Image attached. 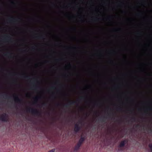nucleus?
Wrapping results in <instances>:
<instances>
[{
    "label": "nucleus",
    "instance_id": "nucleus-1",
    "mask_svg": "<svg viewBox=\"0 0 152 152\" xmlns=\"http://www.w3.org/2000/svg\"><path fill=\"white\" fill-rule=\"evenodd\" d=\"M36 96L35 97L36 109L31 107H27L26 110L27 112L32 115H38V51H36Z\"/></svg>",
    "mask_w": 152,
    "mask_h": 152
},
{
    "label": "nucleus",
    "instance_id": "nucleus-2",
    "mask_svg": "<svg viewBox=\"0 0 152 152\" xmlns=\"http://www.w3.org/2000/svg\"><path fill=\"white\" fill-rule=\"evenodd\" d=\"M39 101L40 99V96L39 95V89L40 88L39 84H40V76H39ZM40 107V105L39 104V108ZM39 117L40 115V112L39 110Z\"/></svg>",
    "mask_w": 152,
    "mask_h": 152
},
{
    "label": "nucleus",
    "instance_id": "nucleus-3",
    "mask_svg": "<svg viewBox=\"0 0 152 152\" xmlns=\"http://www.w3.org/2000/svg\"><path fill=\"white\" fill-rule=\"evenodd\" d=\"M8 115L6 113H4L0 116V120L3 121H7Z\"/></svg>",
    "mask_w": 152,
    "mask_h": 152
},
{
    "label": "nucleus",
    "instance_id": "nucleus-4",
    "mask_svg": "<svg viewBox=\"0 0 152 152\" xmlns=\"http://www.w3.org/2000/svg\"><path fill=\"white\" fill-rule=\"evenodd\" d=\"M77 103L76 101H69L67 103L64 104L63 105V107L66 108H68L70 107V106L72 105H74Z\"/></svg>",
    "mask_w": 152,
    "mask_h": 152
},
{
    "label": "nucleus",
    "instance_id": "nucleus-5",
    "mask_svg": "<svg viewBox=\"0 0 152 152\" xmlns=\"http://www.w3.org/2000/svg\"><path fill=\"white\" fill-rule=\"evenodd\" d=\"M80 127L79 124H75L74 131L75 132H77L79 131L80 129Z\"/></svg>",
    "mask_w": 152,
    "mask_h": 152
},
{
    "label": "nucleus",
    "instance_id": "nucleus-6",
    "mask_svg": "<svg viewBox=\"0 0 152 152\" xmlns=\"http://www.w3.org/2000/svg\"><path fill=\"white\" fill-rule=\"evenodd\" d=\"M128 141L126 140H125L121 141L119 145V147H124L125 145L127 142Z\"/></svg>",
    "mask_w": 152,
    "mask_h": 152
},
{
    "label": "nucleus",
    "instance_id": "nucleus-7",
    "mask_svg": "<svg viewBox=\"0 0 152 152\" xmlns=\"http://www.w3.org/2000/svg\"><path fill=\"white\" fill-rule=\"evenodd\" d=\"M15 100L16 102L18 104H21V102H22V99H19L18 97L16 96L15 97Z\"/></svg>",
    "mask_w": 152,
    "mask_h": 152
},
{
    "label": "nucleus",
    "instance_id": "nucleus-8",
    "mask_svg": "<svg viewBox=\"0 0 152 152\" xmlns=\"http://www.w3.org/2000/svg\"><path fill=\"white\" fill-rule=\"evenodd\" d=\"M85 140V137L81 136L77 143L82 145Z\"/></svg>",
    "mask_w": 152,
    "mask_h": 152
},
{
    "label": "nucleus",
    "instance_id": "nucleus-9",
    "mask_svg": "<svg viewBox=\"0 0 152 152\" xmlns=\"http://www.w3.org/2000/svg\"><path fill=\"white\" fill-rule=\"evenodd\" d=\"M81 145L80 144L78 143H77L76 145L74 147V150L75 151H77L79 149Z\"/></svg>",
    "mask_w": 152,
    "mask_h": 152
},
{
    "label": "nucleus",
    "instance_id": "nucleus-10",
    "mask_svg": "<svg viewBox=\"0 0 152 152\" xmlns=\"http://www.w3.org/2000/svg\"><path fill=\"white\" fill-rule=\"evenodd\" d=\"M81 145L80 144L78 143H77L76 145L74 147V150L75 151H77L79 149Z\"/></svg>",
    "mask_w": 152,
    "mask_h": 152
},
{
    "label": "nucleus",
    "instance_id": "nucleus-11",
    "mask_svg": "<svg viewBox=\"0 0 152 152\" xmlns=\"http://www.w3.org/2000/svg\"><path fill=\"white\" fill-rule=\"evenodd\" d=\"M8 20V21L10 22H14L17 21L18 20L16 18H14L13 17H11L9 18Z\"/></svg>",
    "mask_w": 152,
    "mask_h": 152
},
{
    "label": "nucleus",
    "instance_id": "nucleus-12",
    "mask_svg": "<svg viewBox=\"0 0 152 152\" xmlns=\"http://www.w3.org/2000/svg\"><path fill=\"white\" fill-rule=\"evenodd\" d=\"M4 40H11L10 37L8 35H5L4 36Z\"/></svg>",
    "mask_w": 152,
    "mask_h": 152
},
{
    "label": "nucleus",
    "instance_id": "nucleus-13",
    "mask_svg": "<svg viewBox=\"0 0 152 152\" xmlns=\"http://www.w3.org/2000/svg\"><path fill=\"white\" fill-rule=\"evenodd\" d=\"M12 53H10V52H7L6 53L4 54V56L8 57L9 58H11L12 55Z\"/></svg>",
    "mask_w": 152,
    "mask_h": 152
},
{
    "label": "nucleus",
    "instance_id": "nucleus-14",
    "mask_svg": "<svg viewBox=\"0 0 152 152\" xmlns=\"http://www.w3.org/2000/svg\"><path fill=\"white\" fill-rule=\"evenodd\" d=\"M23 77L24 78L28 80L29 81V82L31 83V82L30 80L31 79V76H30L27 75V76H24Z\"/></svg>",
    "mask_w": 152,
    "mask_h": 152
},
{
    "label": "nucleus",
    "instance_id": "nucleus-15",
    "mask_svg": "<svg viewBox=\"0 0 152 152\" xmlns=\"http://www.w3.org/2000/svg\"><path fill=\"white\" fill-rule=\"evenodd\" d=\"M106 118H107L105 117L104 116L102 118H100L99 120L102 122H105L106 121L105 119Z\"/></svg>",
    "mask_w": 152,
    "mask_h": 152
},
{
    "label": "nucleus",
    "instance_id": "nucleus-16",
    "mask_svg": "<svg viewBox=\"0 0 152 152\" xmlns=\"http://www.w3.org/2000/svg\"><path fill=\"white\" fill-rule=\"evenodd\" d=\"M48 104V103L47 102H45L42 104V105L44 107H46L47 106Z\"/></svg>",
    "mask_w": 152,
    "mask_h": 152
},
{
    "label": "nucleus",
    "instance_id": "nucleus-17",
    "mask_svg": "<svg viewBox=\"0 0 152 152\" xmlns=\"http://www.w3.org/2000/svg\"><path fill=\"white\" fill-rule=\"evenodd\" d=\"M148 147L151 151H152V144L150 143L148 145Z\"/></svg>",
    "mask_w": 152,
    "mask_h": 152
},
{
    "label": "nucleus",
    "instance_id": "nucleus-18",
    "mask_svg": "<svg viewBox=\"0 0 152 152\" xmlns=\"http://www.w3.org/2000/svg\"><path fill=\"white\" fill-rule=\"evenodd\" d=\"M55 151V149H53L50 151L49 152H54Z\"/></svg>",
    "mask_w": 152,
    "mask_h": 152
},
{
    "label": "nucleus",
    "instance_id": "nucleus-19",
    "mask_svg": "<svg viewBox=\"0 0 152 152\" xmlns=\"http://www.w3.org/2000/svg\"><path fill=\"white\" fill-rule=\"evenodd\" d=\"M84 98H85L84 96H81L80 98V100H83L84 99Z\"/></svg>",
    "mask_w": 152,
    "mask_h": 152
},
{
    "label": "nucleus",
    "instance_id": "nucleus-20",
    "mask_svg": "<svg viewBox=\"0 0 152 152\" xmlns=\"http://www.w3.org/2000/svg\"><path fill=\"white\" fill-rule=\"evenodd\" d=\"M46 35H42V39H43V40H45L46 39V38H45V36Z\"/></svg>",
    "mask_w": 152,
    "mask_h": 152
},
{
    "label": "nucleus",
    "instance_id": "nucleus-21",
    "mask_svg": "<svg viewBox=\"0 0 152 152\" xmlns=\"http://www.w3.org/2000/svg\"><path fill=\"white\" fill-rule=\"evenodd\" d=\"M117 109L118 111H121L122 110V108L121 107H117Z\"/></svg>",
    "mask_w": 152,
    "mask_h": 152
},
{
    "label": "nucleus",
    "instance_id": "nucleus-22",
    "mask_svg": "<svg viewBox=\"0 0 152 152\" xmlns=\"http://www.w3.org/2000/svg\"><path fill=\"white\" fill-rule=\"evenodd\" d=\"M99 19H97V18H96L95 19H92V20L94 21H96L97 20H98Z\"/></svg>",
    "mask_w": 152,
    "mask_h": 152
},
{
    "label": "nucleus",
    "instance_id": "nucleus-23",
    "mask_svg": "<svg viewBox=\"0 0 152 152\" xmlns=\"http://www.w3.org/2000/svg\"><path fill=\"white\" fill-rule=\"evenodd\" d=\"M132 119L134 121H135V118L134 117H132Z\"/></svg>",
    "mask_w": 152,
    "mask_h": 152
},
{
    "label": "nucleus",
    "instance_id": "nucleus-24",
    "mask_svg": "<svg viewBox=\"0 0 152 152\" xmlns=\"http://www.w3.org/2000/svg\"><path fill=\"white\" fill-rule=\"evenodd\" d=\"M51 97H52V98H55V96H54L53 94L51 96Z\"/></svg>",
    "mask_w": 152,
    "mask_h": 152
},
{
    "label": "nucleus",
    "instance_id": "nucleus-25",
    "mask_svg": "<svg viewBox=\"0 0 152 152\" xmlns=\"http://www.w3.org/2000/svg\"><path fill=\"white\" fill-rule=\"evenodd\" d=\"M141 15V14L140 13L137 14V15L138 16H140Z\"/></svg>",
    "mask_w": 152,
    "mask_h": 152
},
{
    "label": "nucleus",
    "instance_id": "nucleus-26",
    "mask_svg": "<svg viewBox=\"0 0 152 152\" xmlns=\"http://www.w3.org/2000/svg\"><path fill=\"white\" fill-rule=\"evenodd\" d=\"M50 88L51 89H54V88H55V87L53 86H52Z\"/></svg>",
    "mask_w": 152,
    "mask_h": 152
},
{
    "label": "nucleus",
    "instance_id": "nucleus-27",
    "mask_svg": "<svg viewBox=\"0 0 152 152\" xmlns=\"http://www.w3.org/2000/svg\"><path fill=\"white\" fill-rule=\"evenodd\" d=\"M137 34L138 35H140V32H138L137 33Z\"/></svg>",
    "mask_w": 152,
    "mask_h": 152
},
{
    "label": "nucleus",
    "instance_id": "nucleus-28",
    "mask_svg": "<svg viewBox=\"0 0 152 152\" xmlns=\"http://www.w3.org/2000/svg\"><path fill=\"white\" fill-rule=\"evenodd\" d=\"M4 96H5V97H7V96H8L7 95V94H5V95H4Z\"/></svg>",
    "mask_w": 152,
    "mask_h": 152
},
{
    "label": "nucleus",
    "instance_id": "nucleus-29",
    "mask_svg": "<svg viewBox=\"0 0 152 152\" xmlns=\"http://www.w3.org/2000/svg\"><path fill=\"white\" fill-rule=\"evenodd\" d=\"M72 29H73V30H75L76 28H72Z\"/></svg>",
    "mask_w": 152,
    "mask_h": 152
},
{
    "label": "nucleus",
    "instance_id": "nucleus-30",
    "mask_svg": "<svg viewBox=\"0 0 152 152\" xmlns=\"http://www.w3.org/2000/svg\"><path fill=\"white\" fill-rule=\"evenodd\" d=\"M107 115H108V116H110V113H108Z\"/></svg>",
    "mask_w": 152,
    "mask_h": 152
},
{
    "label": "nucleus",
    "instance_id": "nucleus-31",
    "mask_svg": "<svg viewBox=\"0 0 152 152\" xmlns=\"http://www.w3.org/2000/svg\"><path fill=\"white\" fill-rule=\"evenodd\" d=\"M57 106H59L60 105V104L58 103L57 104Z\"/></svg>",
    "mask_w": 152,
    "mask_h": 152
},
{
    "label": "nucleus",
    "instance_id": "nucleus-32",
    "mask_svg": "<svg viewBox=\"0 0 152 152\" xmlns=\"http://www.w3.org/2000/svg\"><path fill=\"white\" fill-rule=\"evenodd\" d=\"M140 125L139 124H137V127H138V126H140Z\"/></svg>",
    "mask_w": 152,
    "mask_h": 152
},
{
    "label": "nucleus",
    "instance_id": "nucleus-33",
    "mask_svg": "<svg viewBox=\"0 0 152 152\" xmlns=\"http://www.w3.org/2000/svg\"><path fill=\"white\" fill-rule=\"evenodd\" d=\"M80 110H83V108H80Z\"/></svg>",
    "mask_w": 152,
    "mask_h": 152
},
{
    "label": "nucleus",
    "instance_id": "nucleus-34",
    "mask_svg": "<svg viewBox=\"0 0 152 152\" xmlns=\"http://www.w3.org/2000/svg\"><path fill=\"white\" fill-rule=\"evenodd\" d=\"M47 25L48 26H49L48 24H47Z\"/></svg>",
    "mask_w": 152,
    "mask_h": 152
},
{
    "label": "nucleus",
    "instance_id": "nucleus-35",
    "mask_svg": "<svg viewBox=\"0 0 152 152\" xmlns=\"http://www.w3.org/2000/svg\"><path fill=\"white\" fill-rule=\"evenodd\" d=\"M149 130L151 131V128L149 129Z\"/></svg>",
    "mask_w": 152,
    "mask_h": 152
},
{
    "label": "nucleus",
    "instance_id": "nucleus-36",
    "mask_svg": "<svg viewBox=\"0 0 152 152\" xmlns=\"http://www.w3.org/2000/svg\"><path fill=\"white\" fill-rule=\"evenodd\" d=\"M47 113L48 114H49V112H47Z\"/></svg>",
    "mask_w": 152,
    "mask_h": 152
},
{
    "label": "nucleus",
    "instance_id": "nucleus-37",
    "mask_svg": "<svg viewBox=\"0 0 152 152\" xmlns=\"http://www.w3.org/2000/svg\"><path fill=\"white\" fill-rule=\"evenodd\" d=\"M12 4H13V3H14V2H12Z\"/></svg>",
    "mask_w": 152,
    "mask_h": 152
},
{
    "label": "nucleus",
    "instance_id": "nucleus-38",
    "mask_svg": "<svg viewBox=\"0 0 152 152\" xmlns=\"http://www.w3.org/2000/svg\"><path fill=\"white\" fill-rule=\"evenodd\" d=\"M46 62H48V61H46Z\"/></svg>",
    "mask_w": 152,
    "mask_h": 152
},
{
    "label": "nucleus",
    "instance_id": "nucleus-39",
    "mask_svg": "<svg viewBox=\"0 0 152 152\" xmlns=\"http://www.w3.org/2000/svg\"><path fill=\"white\" fill-rule=\"evenodd\" d=\"M119 29H117L116 30V31H118L119 30Z\"/></svg>",
    "mask_w": 152,
    "mask_h": 152
},
{
    "label": "nucleus",
    "instance_id": "nucleus-40",
    "mask_svg": "<svg viewBox=\"0 0 152 152\" xmlns=\"http://www.w3.org/2000/svg\"><path fill=\"white\" fill-rule=\"evenodd\" d=\"M97 104V105H98V103Z\"/></svg>",
    "mask_w": 152,
    "mask_h": 152
},
{
    "label": "nucleus",
    "instance_id": "nucleus-41",
    "mask_svg": "<svg viewBox=\"0 0 152 152\" xmlns=\"http://www.w3.org/2000/svg\"><path fill=\"white\" fill-rule=\"evenodd\" d=\"M144 113H146V112H144Z\"/></svg>",
    "mask_w": 152,
    "mask_h": 152
},
{
    "label": "nucleus",
    "instance_id": "nucleus-42",
    "mask_svg": "<svg viewBox=\"0 0 152 152\" xmlns=\"http://www.w3.org/2000/svg\"><path fill=\"white\" fill-rule=\"evenodd\" d=\"M38 121H39V120H38Z\"/></svg>",
    "mask_w": 152,
    "mask_h": 152
},
{
    "label": "nucleus",
    "instance_id": "nucleus-43",
    "mask_svg": "<svg viewBox=\"0 0 152 152\" xmlns=\"http://www.w3.org/2000/svg\"><path fill=\"white\" fill-rule=\"evenodd\" d=\"M38 129H39V128H38Z\"/></svg>",
    "mask_w": 152,
    "mask_h": 152
}]
</instances>
